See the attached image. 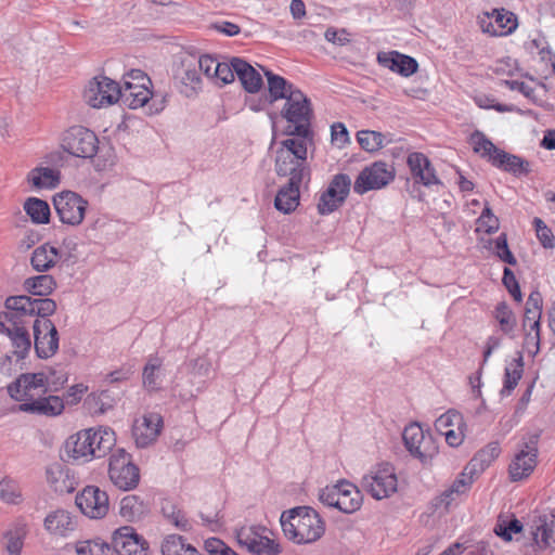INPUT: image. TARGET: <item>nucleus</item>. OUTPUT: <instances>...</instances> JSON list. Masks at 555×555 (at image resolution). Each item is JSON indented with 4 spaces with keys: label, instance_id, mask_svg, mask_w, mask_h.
<instances>
[{
    "label": "nucleus",
    "instance_id": "35",
    "mask_svg": "<svg viewBox=\"0 0 555 555\" xmlns=\"http://www.w3.org/2000/svg\"><path fill=\"white\" fill-rule=\"evenodd\" d=\"M94 457H102L115 446L116 437L114 430L108 427L90 428Z\"/></svg>",
    "mask_w": 555,
    "mask_h": 555
},
{
    "label": "nucleus",
    "instance_id": "37",
    "mask_svg": "<svg viewBox=\"0 0 555 555\" xmlns=\"http://www.w3.org/2000/svg\"><path fill=\"white\" fill-rule=\"evenodd\" d=\"M163 555H202L192 544L178 534L167 535L162 543Z\"/></svg>",
    "mask_w": 555,
    "mask_h": 555
},
{
    "label": "nucleus",
    "instance_id": "53",
    "mask_svg": "<svg viewBox=\"0 0 555 555\" xmlns=\"http://www.w3.org/2000/svg\"><path fill=\"white\" fill-rule=\"evenodd\" d=\"M46 373L47 385L52 391L61 389L68 380V375L63 365L56 364L48 367Z\"/></svg>",
    "mask_w": 555,
    "mask_h": 555
},
{
    "label": "nucleus",
    "instance_id": "38",
    "mask_svg": "<svg viewBox=\"0 0 555 555\" xmlns=\"http://www.w3.org/2000/svg\"><path fill=\"white\" fill-rule=\"evenodd\" d=\"M24 210L30 218L33 223L47 224L50 221V206L49 204L37 197H29L24 203Z\"/></svg>",
    "mask_w": 555,
    "mask_h": 555
},
{
    "label": "nucleus",
    "instance_id": "61",
    "mask_svg": "<svg viewBox=\"0 0 555 555\" xmlns=\"http://www.w3.org/2000/svg\"><path fill=\"white\" fill-rule=\"evenodd\" d=\"M198 67L201 72L210 80L214 79V72H216L220 66V61L209 54L201 55L198 59Z\"/></svg>",
    "mask_w": 555,
    "mask_h": 555
},
{
    "label": "nucleus",
    "instance_id": "30",
    "mask_svg": "<svg viewBox=\"0 0 555 555\" xmlns=\"http://www.w3.org/2000/svg\"><path fill=\"white\" fill-rule=\"evenodd\" d=\"M301 183L288 180V183L279 190L274 199V206L279 211L289 214L298 207Z\"/></svg>",
    "mask_w": 555,
    "mask_h": 555
},
{
    "label": "nucleus",
    "instance_id": "21",
    "mask_svg": "<svg viewBox=\"0 0 555 555\" xmlns=\"http://www.w3.org/2000/svg\"><path fill=\"white\" fill-rule=\"evenodd\" d=\"M46 480L50 489L59 494L74 492L79 483L75 472L57 462L47 467Z\"/></svg>",
    "mask_w": 555,
    "mask_h": 555
},
{
    "label": "nucleus",
    "instance_id": "12",
    "mask_svg": "<svg viewBox=\"0 0 555 555\" xmlns=\"http://www.w3.org/2000/svg\"><path fill=\"white\" fill-rule=\"evenodd\" d=\"M120 92L116 81L100 76L88 82L83 91V99L91 107L102 108L118 102Z\"/></svg>",
    "mask_w": 555,
    "mask_h": 555
},
{
    "label": "nucleus",
    "instance_id": "59",
    "mask_svg": "<svg viewBox=\"0 0 555 555\" xmlns=\"http://www.w3.org/2000/svg\"><path fill=\"white\" fill-rule=\"evenodd\" d=\"M108 395L106 392L93 393L88 397L87 404L92 414H104L109 408Z\"/></svg>",
    "mask_w": 555,
    "mask_h": 555
},
{
    "label": "nucleus",
    "instance_id": "22",
    "mask_svg": "<svg viewBox=\"0 0 555 555\" xmlns=\"http://www.w3.org/2000/svg\"><path fill=\"white\" fill-rule=\"evenodd\" d=\"M78 527L77 517L65 508L50 511L43 519L44 530L53 537L67 538Z\"/></svg>",
    "mask_w": 555,
    "mask_h": 555
},
{
    "label": "nucleus",
    "instance_id": "60",
    "mask_svg": "<svg viewBox=\"0 0 555 555\" xmlns=\"http://www.w3.org/2000/svg\"><path fill=\"white\" fill-rule=\"evenodd\" d=\"M533 225L537 237L542 246L545 248H553L555 245V238L551 229L540 218H534Z\"/></svg>",
    "mask_w": 555,
    "mask_h": 555
},
{
    "label": "nucleus",
    "instance_id": "27",
    "mask_svg": "<svg viewBox=\"0 0 555 555\" xmlns=\"http://www.w3.org/2000/svg\"><path fill=\"white\" fill-rule=\"evenodd\" d=\"M91 446L92 438L90 428H88L68 438L65 452L69 459L85 463L94 459V449Z\"/></svg>",
    "mask_w": 555,
    "mask_h": 555
},
{
    "label": "nucleus",
    "instance_id": "13",
    "mask_svg": "<svg viewBox=\"0 0 555 555\" xmlns=\"http://www.w3.org/2000/svg\"><path fill=\"white\" fill-rule=\"evenodd\" d=\"M62 147L75 157L91 158L98 151V138L91 130L75 126L64 133Z\"/></svg>",
    "mask_w": 555,
    "mask_h": 555
},
{
    "label": "nucleus",
    "instance_id": "62",
    "mask_svg": "<svg viewBox=\"0 0 555 555\" xmlns=\"http://www.w3.org/2000/svg\"><path fill=\"white\" fill-rule=\"evenodd\" d=\"M503 283H504L505 287L508 289L509 294L513 296V298L517 302H520L522 300V295L520 292L519 284L515 278L514 273L508 268L504 269Z\"/></svg>",
    "mask_w": 555,
    "mask_h": 555
},
{
    "label": "nucleus",
    "instance_id": "52",
    "mask_svg": "<svg viewBox=\"0 0 555 555\" xmlns=\"http://www.w3.org/2000/svg\"><path fill=\"white\" fill-rule=\"evenodd\" d=\"M29 325L28 322L11 309L5 308L4 311L0 312V331H28Z\"/></svg>",
    "mask_w": 555,
    "mask_h": 555
},
{
    "label": "nucleus",
    "instance_id": "46",
    "mask_svg": "<svg viewBox=\"0 0 555 555\" xmlns=\"http://www.w3.org/2000/svg\"><path fill=\"white\" fill-rule=\"evenodd\" d=\"M181 93L193 96L202 89V78L195 66H185L180 76Z\"/></svg>",
    "mask_w": 555,
    "mask_h": 555
},
{
    "label": "nucleus",
    "instance_id": "14",
    "mask_svg": "<svg viewBox=\"0 0 555 555\" xmlns=\"http://www.w3.org/2000/svg\"><path fill=\"white\" fill-rule=\"evenodd\" d=\"M53 205L62 223L76 227L85 219L88 202L75 192L63 191L54 195Z\"/></svg>",
    "mask_w": 555,
    "mask_h": 555
},
{
    "label": "nucleus",
    "instance_id": "43",
    "mask_svg": "<svg viewBox=\"0 0 555 555\" xmlns=\"http://www.w3.org/2000/svg\"><path fill=\"white\" fill-rule=\"evenodd\" d=\"M494 319L498 321L500 331L514 338V332L517 324L516 317L512 309L507 306L506 302H499L494 309Z\"/></svg>",
    "mask_w": 555,
    "mask_h": 555
},
{
    "label": "nucleus",
    "instance_id": "33",
    "mask_svg": "<svg viewBox=\"0 0 555 555\" xmlns=\"http://www.w3.org/2000/svg\"><path fill=\"white\" fill-rule=\"evenodd\" d=\"M26 534V526L22 522L12 524L3 532L1 543L8 555H21Z\"/></svg>",
    "mask_w": 555,
    "mask_h": 555
},
{
    "label": "nucleus",
    "instance_id": "15",
    "mask_svg": "<svg viewBox=\"0 0 555 555\" xmlns=\"http://www.w3.org/2000/svg\"><path fill=\"white\" fill-rule=\"evenodd\" d=\"M351 188V179L346 173H337L330 181L325 191L320 194L318 212L330 215L337 210L346 201Z\"/></svg>",
    "mask_w": 555,
    "mask_h": 555
},
{
    "label": "nucleus",
    "instance_id": "25",
    "mask_svg": "<svg viewBox=\"0 0 555 555\" xmlns=\"http://www.w3.org/2000/svg\"><path fill=\"white\" fill-rule=\"evenodd\" d=\"M377 63L403 77H410L417 72L418 64L415 59L398 51H382L377 54Z\"/></svg>",
    "mask_w": 555,
    "mask_h": 555
},
{
    "label": "nucleus",
    "instance_id": "1",
    "mask_svg": "<svg viewBox=\"0 0 555 555\" xmlns=\"http://www.w3.org/2000/svg\"><path fill=\"white\" fill-rule=\"evenodd\" d=\"M44 372L21 374L8 386L12 399L21 402L18 410L29 414L57 416L64 411V400L51 392Z\"/></svg>",
    "mask_w": 555,
    "mask_h": 555
},
{
    "label": "nucleus",
    "instance_id": "23",
    "mask_svg": "<svg viewBox=\"0 0 555 555\" xmlns=\"http://www.w3.org/2000/svg\"><path fill=\"white\" fill-rule=\"evenodd\" d=\"M538 449L534 442L526 443L512 460L508 473L512 481H519L533 472L537 466Z\"/></svg>",
    "mask_w": 555,
    "mask_h": 555
},
{
    "label": "nucleus",
    "instance_id": "29",
    "mask_svg": "<svg viewBox=\"0 0 555 555\" xmlns=\"http://www.w3.org/2000/svg\"><path fill=\"white\" fill-rule=\"evenodd\" d=\"M150 512L149 504L139 495H125L119 502V515L129 522L143 519Z\"/></svg>",
    "mask_w": 555,
    "mask_h": 555
},
{
    "label": "nucleus",
    "instance_id": "44",
    "mask_svg": "<svg viewBox=\"0 0 555 555\" xmlns=\"http://www.w3.org/2000/svg\"><path fill=\"white\" fill-rule=\"evenodd\" d=\"M25 289L35 296H48L55 288L56 283L49 274L29 278L24 283Z\"/></svg>",
    "mask_w": 555,
    "mask_h": 555
},
{
    "label": "nucleus",
    "instance_id": "11",
    "mask_svg": "<svg viewBox=\"0 0 555 555\" xmlns=\"http://www.w3.org/2000/svg\"><path fill=\"white\" fill-rule=\"evenodd\" d=\"M395 178L392 166L384 162H375L363 168L353 183V192L363 195L372 190H379Z\"/></svg>",
    "mask_w": 555,
    "mask_h": 555
},
{
    "label": "nucleus",
    "instance_id": "34",
    "mask_svg": "<svg viewBox=\"0 0 555 555\" xmlns=\"http://www.w3.org/2000/svg\"><path fill=\"white\" fill-rule=\"evenodd\" d=\"M143 385L147 390H157L162 387L166 371L162 359L158 357L149 358L143 370Z\"/></svg>",
    "mask_w": 555,
    "mask_h": 555
},
{
    "label": "nucleus",
    "instance_id": "48",
    "mask_svg": "<svg viewBox=\"0 0 555 555\" xmlns=\"http://www.w3.org/2000/svg\"><path fill=\"white\" fill-rule=\"evenodd\" d=\"M357 140L360 146L367 152H375L382 149L386 143L383 133L372 130H361L357 133Z\"/></svg>",
    "mask_w": 555,
    "mask_h": 555
},
{
    "label": "nucleus",
    "instance_id": "42",
    "mask_svg": "<svg viewBox=\"0 0 555 555\" xmlns=\"http://www.w3.org/2000/svg\"><path fill=\"white\" fill-rule=\"evenodd\" d=\"M31 298L25 295L10 296L5 299L4 307L16 312L26 322L34 325L35 315Z\"/></svg>",
    "mask_w": 555,
    "mask_h": 555
},
{
    "label": "nucleus",
    "instance_id": "54",
    "mask_svg": "<svg viewBox=\"0 0 555 555\" xmlns=\"http://www.w3.org/2000/svg\"><path fill=\"white\" fill-rule=\"evenodd\" d=\"M494 166L503 168L504 170L512 172H519L522 168L521 158L507 154L506 152L500 150L498 155H495L494 162L492 163Z\"/></svg>",
    "mask_w": 555,
    "mask_h": 555
},
{
    "label": "nucleus",
    "instance_id": "57",
    "mask_svg": "<svg viewBox=\"0 0 555 555\" xmlns=\"http://www.w3.org/2000/svg\"><path fill=\"white\" fill-rule=\"evenodd\" d=\"M35 319H49L56 310V304L50 298H31Z\"/></svg>",
    "mask_w": 555,
    "mask_h": 555
},
{
    "label": "nucleus",
    "instance_id": "51",
    "mask_svg": "<svg viewBox=\"0 0 555 555\" xmlns=\"http://www.w3.org/2000/svg\"><path fill=\"white\" fill-rule=\"evenodd\" d=\"M476 232H483L486 234H493L500 228L499 218L493 214L488 204L483 207L480 216L476 221Z\"/></svg>",
    "mask_w": 555,
    "mask_h": 555
},
{
    "label": "nucleus",
    "instance_id": "2",
    "mask_svg": "<svg viewBox=\"0 0 555 555\" xmlns=\"http://www.w3.org/2000/svg\"><path fill=\"white\" fill-rule=\"evenodd\" d=\"M313 137L291 135L280 142L275 155V172L280 177H288L291 181L302 182L310 177L307 164L308 147Z\"/></svg>",
    "mask_w": 555,
    "mask_h": 555
},
{
    "label": "nucleus",
    "instance_id": "19",
    "mask_svg": "<svg viewBox=\"0 0 555 555\" xmlns=\"http://www.w3.org/2000/svg\"><path fill=\"white\" fill-rule=\"evenodd\" d=\"M163 417L156 412H145L137 417L132 425V436L139 448L153 444L163 429Z\"/></svg>",
    "mask_w": 555,
    "mask_h": 555
},
{
    "label": "nucleus",
    "instance_id": "32",
    "mask_svg": "<svg viewBox=\"0 0 555 555\" xmlns=\"http://www.w3.org/2000/svg\"><path fill=\"white\" fill-rule=\"evenodd\" d=\"M543 308V298L540 292L533 291L530 293L522 321V327L527 330H541V315Z\"/></svg>",
    "mask_w": 555,
    "mask_h": 555
},
{
    "label": "nucleus",
    "instance_id": "16",
    "mask_svg": "<svg viewBox=\"0 0 555 555\" xmlns=\"http://www.w3.org/2000/svg\"><path fill=\"white\" fill-rule=\"evenodd\" d=\"M34 349L39 359H50L59 350L60 335L50 319H35L33 325Z\"/></svg>",
    "mask_w": 555,
    "mask_h": 555
},
{
    "label": "nucleus",
    "instance_id": "24",
    "mask_svg": "<svg viewBox=\"0 0 555 555\" xmlns=\"http://www.w3.org/2000/svg\"><path fill=\"white\" fill-rule=\"evenodd\" d=\"M406 163L416 183H421L427 188L441 184L435 168L423 153H411L408 156Z\"/></svg>",
    "mask_w": 555,
    "mask_h": 555
},
{
    "label": "nucleus",
    "instance_id": "10",
    "mask_svg": "<svg viewBox=\"0 0 555 555\" xmlns=\"http://www.w3.org/2000/svg\"><path fill=\"white\" fill-rule=\"evenodd\" d=\"M402 439L411 455L423 463L431 460L438 453V447L429 431H425L420 423L405 426Z\"/></svg>",
    "mask_w": 555,
    "mask_h": 555
},
{
    "label": "nucleus",
    "instance_id": "9",
    "mask_svg": "<svg viewBox=\"0 0 555 555\" xmlns=\"http://www.w3.org/2000/svg\"><path fill=\"white\" fill-rule=\"evenodd\" d=\"M108 477L115 487L124 491L134 489L140 481L139 468L132 463L130 454L122 449L111 455Z\"/></svg>",
    "mask_w": 555,
    "mask_h": 555
},
{
    "label": "nucleus",
    "instance_id": "45",
    "mask_svg": "<svg viewBox=\"0 0 555 555\" xmlns=\"http://www.w3.org/2000/svg\"><path fill=\"white\" fill-rule=\"evenodd\" d=\"M524 48L532 57H538L541 61H551L552 51L544 36L535 34L530 36L524 43Z\"/></svg>",
    "mask_w": 555,
    "mask_h": 555
},
{
    "label": "nucleus",
    "instance_id": "41",
    "mask_svg": "<svg viewBox=\"0 0 555 555\" xmlns=\"http://www.w3.org/2000/svg\"><path fill=\"white\" fill-rule=\"evenodd\" d=\"M0 501L9 505H18L24 501L23 491L17 480L8 476L0 480Z\"/></svg>",
    "mask_w": 555,
    "mask_h": 555
},
{
    "label": "nucleus",
    "instance_id": "8",
    "mask_svg": "<svg viewBox=\"0 0 555 555\" xmlns=\"http://www.w3.org/2000/svg\"><path fill=\"white\" fill-rule=\"evenodd\" d=\"M151 87L152 80L144 72L132 69L122 77L119 100L131 109L144 107L153 100Z\"/></svg>",
    "mask_w": 555,
    "mask_h": 555
},
{
    "label": "nucleus",
    "instance_id": "50",
    "mask_svg": "<svg viewBox=\"0 0 555 555\" xmlns=\"http://www.w3.org/2000/svg\"><path fill=\"white\" fill-rule=\"evenodd\" d=\"M77 555H109L111 546L101 539L80 541L75 546Z\"/></svg>",
    "mask_w": 555,
    "mask_h": 555
},
{
    "label": "nucleus",
    "instance_id": "56",
    "mask_svg": "<svg viewBox=\"0 0 555 555\" xmlns=\"http://www.w3.org/2000/svg\"><path fill=\"white\" fill-rule=\"evenodd\" d=\"M522 529L521 522L513 518L509 521L499 520L494 527V532L505 541H511L513 533H518Z\"/></svg>",
    "mask_w": 555,
    "mask_h": 555
},
{
    "label": "nucleus",
    "instance_id": "4",
    "mask_svg": "<svg viewBox=\"0 0 555 555\" xmlns=\"http://www.w3.org/2000/svg\"><path fill=\"white\" fill-rule=\"evenodd\" d=\"M398 485L396 468L387 462L372 466L360 482L362 490L378 501L391 498L398 491Z\"/></svg>",
    "mask_w": 555,
    "mask_h": 555
},
{
    "label": "nucleus",
    "instance_id": "3",
    "mask_svg": "<svg viewBox=\"0 0 555 555\" xmlns=\"http://www.w3.org/2000/svg\"><path fill=\"white\" fill-rule=\"evenodd\" d=\"M284 535L295 544H311L325 533V521L310 506H297L282 513Z\"/></svg>",
    "mask_w": 555,
    "mask_h": 555
},
{
    "label": "nucleus",
    "instance_id": "20",
    "mask_svg": "<svg viewBox=\"0 0 555 555\" xmlns=\"http://www.w3.org/2000/svg\"><path fill=\"white\" fill-rule=\"evenodd\" d=\"M112 545L119 555H150L149 543L130 526L114 531Z\"/></svg>",
    "mask_w": 555,
    "mask_h": 555
},
{
    "label": "nucleus",
    "instance_id": "47",
    "mask_svg": "<svg viewBox=\"0 0 555 555\" xmlns=\"http://www.w3.org/2000/svg\"><path fill=\"white\" fill-rule=\"evenodd\" d=\"M469 142L475 153L481 157H487L491 163L494 162L495 155L500 152V149L479 131H475L470 135Z\"/></svg>",
    "mask_w": 555,
    "mask_h": 555
},
{
    "label": "nucleus",
    "instance_id": "58",
    "mask_svg": "<svg viewBox=\"0 0 555 555\" xmlns=\"http://www.w3.org/2000/svg\"><path fill=\"white\" fill-rule=\"evenodd\" d=\"M494 254L504 262L514 266L516 258L512 254L507 245L506 234L502 233L494 240Z\"/></svg>",
    "mask_w": 555,
    "mask_h": 555
},
{
    "label": "nucleus",
    "instance_id": "39",
    "mask_svg": "<svg viewBox=\"0 0 555 555\" xmlns=\"http://www.w3.org/2000/svg\"><path fill=\"white\" fill-rule=\"evenodd\" d=\"M59 181V171L48 167H37L28 173V182L36 189H52Z\"/></svg>",
    "mask_w": 555,
    "mask_h": 555
},
{
    "label": "nucleus",
    "instance_id": "17",
    "mask_svg": "<svg viewBox=\"0 0 555 555\" xmlns=\"http://www.w3.org/2000/svg\"><path fill=\"white\" fill-rule=\"evenodd\" d=\"M75 503L82 515L90 519H102L109 511L107 493L96 486H87L75 498Z\"/></svg>",
    "mask_w": 555,
    "mask_h": 555
},
{
    "label": "nucleus",
    "instance_id": "18",
    "mask_svg": "<svg viewBox=\"0 0 555 555\" xmlns=\"http://www.w3.org/2000/svg\"><path fill=\"white\" fill-rule=\"evenodd\" d=\"M477 23L483 34L494 37L511 35L517 28V17L505 9H493L477 16Z\"/></svg>",
    "mask_w": 555,
    "mask_h": 555
},
{
    "label": "nucleus",
    "instance_id": "28",
    "mask_svg": "<svg viewBox=\"0 0 555 555\" xmlns=\"http://www.w3.org/2000/svg\"><path fill=\"white\" fill-rule=\"evenodd\" d=\"M233 66L238 80L247 92L256 93L261 90L263 80L256 68L238 57H233Z\"/></svg>",
    "mask_w": 555,
    "mask_h": 555
},
{
    "label": "nucleus",
    "instance_id": "40",
    "mask_svg": "<svg viewBox=\"0 0 555 555\" xmlns=\"http://www.w3.org/2000/svg\"><path fill=\"white\" fill-rule=\"evenodd\" d=\"M264 75L268 80V90L271 102H275L280 99L286 100L291 92L298 89L282 76L275 75L269 70H266Z\"/></svg>",
    "mask_w": 555,
    "mask_h": 555
},
{
    "label": "nucleus",
    "instance_id": "49",
    "mask_svg": "<svg viewBox=\"0 0 555 555\" xmlns=\"http://www.w3.org/2000/svg\"><path fill=\"white\" fill-rule=\"evenodd\" d=\"M466 427L463 415L455 410H449L440 415L435 422V428L439 434L451 428Z\"/></svg>",
    "mask_w": 555,
    "mask_h": 555
},
{
    "label": "nucleus",
    "instance_id": "6",
    "mask_svg": "<svg viewBox=\"0 0 555 555\" xmlns=\"http://www.w3.org/2000/svg\"><path fill=\"white\" fill-rule=\"evenodd\" d=\"M282 116L289 122L288 135L313 137L310 130L311 107L309 99L299 89L291 92L285 100Z\"/></svg>",
    "mask_w": 555,
    "mask_h": 555
},
{
    "label": "nucleus",
    "instance_id": "31",
    "mask_svg": "<svg viewBox=\"0 0 555 555\" xmlns=\"http://www.w3.org/2000/svg\"><path fill=\"white\" fill-rule=\"evenodd\" d=\"M60 250L48 243L35 248L31 255L30 263L38 272H46L53 268L60 260Z\"/></svg>",
    "mask_w": 555,
    "mask_h": 555
},
{
    "label": "nucleus",
    "instance_id": "26",
    "mask_svg": "<svg viewBox=\"0 0 555 555\" xmlns=\"http://www.w3.org/2000/svg\"><path fill=\"white\" fill-rule=\"evenodd\" d=\"M531 535L539 550L555 547V515H540L532 520Z\"/></svg>",
    "mask_w": 555,
    "mask_h": 555
},
{
    "label": "nucleus",
    "instance_id": "36",
    "mask_svg": "<svg viewBox=\"0 0 555 555\" xmlns=\"http://www.w3.org/2000/svg\"><path fill=\"white\" fill-rule=\"evenodd\" d=\"M0 332L10 339L12 353L16 357V360H24L30 352L33 346L29 332L20 330Z\"/></svg>",
    "mask_w": 555,
    "mask_h": 555
},
{
    "label": "nucleus",
    "instance_id": "7",
    "mask_svg": "<svg viewBox=\"0 0 555 555\" xmlns=\"http://www.w3.org/2000/svg\"><path fill=\"white\" fill-rule=\"evenodd\" d=\"M319 500L324 505L335 507L345 514L357 512L363 503L361 490L347 480L323 488L319 493Z\"/></svg>",
    "mask_w": 555,
    "mask_h": 555
},
{
    "label": "nucleus",
    "instance_id": "5",
    "mask_svg": "<svg viewBox=\"0 0 555 555\" xmlns=\"http://www.w3.org/2000/svg\"><path fill=\"white\" fill-rule=\"evenodd\" d=\"M271 535V530L261 525H243L234 530L237 544L253 555H279L282 552L280 543Z\"/></svg>",
    "mask_w": 555,
    "mask_h": 555
},
{
    "label": "nucleus",
    "instance_id": "63",
    "mask_svg": "<svg viewBox=\"0 0 555 555\" xmlns=\"http://www.w3.org/2000/svg\"><path fill=\"white\" fill-rule=\"evenodd\" d=\"M325 39L338 47H344L350 42V34L346 29L330 27L324 34Z\"/></svg>",
    "mask_w": 555,
    "mask_h": 555
},
{
    "label": "nucleus",
    "instance_id": "55",
    "mask_svg": "<svg viewBox=\"0 0 555 555\" xmlns=\"http://www.w3.org/2000/svg\"><path fill=\"white\" fill-rule=\"evenodd\" d=\"M235 75L233 59L230 61V63L220 61V66L216 72H214V79L211 82L218 87H222L232 82L235 78Z\"/></svg>",
    "mask_w": 555,
    "mask_h": 555
},
{
    "label": "nucleus",
    "instance_id": "64",
    "mask_svg": "<svg viewBox=\"0 0 555 555\" xmlns=\"http://www.w3.org/2000/svg\"><path fill=\"white\" fill-rule=\"evenodd\" d=\"M524 372V361L522 356L519 353L516 359H513L505 366L504 377L513 380H518L521 378Z\"/></svg>",
    "mask_w": 555,
    "mask_h": 555
}]
</instances>
